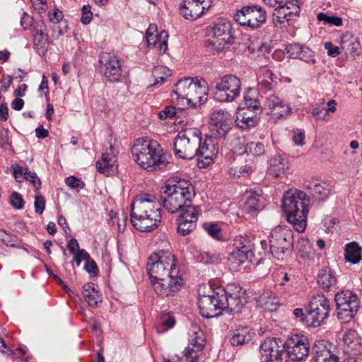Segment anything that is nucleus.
<instances>
[{
  "label": "nucleus",
  "instance_id": "f257e3e1",
  "mask_svg": "<svg viewBox=\"0 0 362 362\" xmlns=\"http://www.w3.org/2000/svg\"><path fill=\"white\" fill-rule=\"evenodd\" d=\"M174 152L182 159L191 160L198 157L199 168H206L218 153L212 138L202 142V134L197 128L180 131L174 140Z\"/></svg>",
  "mask_w": 362,
  "mask_h": 362
},
{
  "label": "nucleus",
  "instance_id": "f03ea898",
  "mask_svg": "<svg viewBox=\"0 0 362 362\" xmlns=\"http://www.w3.org/2000/svg\"><path fill=\"white\" fill-rule=\"evenodd\" d=\"M134 161L148 170H160L168 163L166 155L160 144L148 139H137L132 148Z\"/></svg>",
  "mask_w": 362,
  "mask_h": 362
},
{
  "label": "nucleus",
  "instance_id": "7ed1b4c3",
  "mask_svg": "<svg viewBox=\"0 0 362 362\" xmlns=\"http://www.w3.org/2000/svg\"><path fill=\"white\" fill-rule=\"evenodd\" d=\"M208 87L206 81L202 78H185L179 80L173 90L171 97L174 99H185L187 104L196 107L207 100Z\"/></svg>",
  "mask_w": 362,
  "mask_h": 362
},
{
  "label": "nucleus",
  "instance_id": "20e7f679",
  "mask_svg": "<svg viewBox=\"0 0 362 362\" xmlns=\"http://www.w3.org/2000/svg\"><path fill=\"white\" fill-rule=\"evenodd\" d=\"M244 139L238 138V144H242L244 151L238 155V163L230 169V173L237 177H248L257 168V158L264 156L265 148L261 142L245 143Z\"/></svg>",
  "mask_w": 362,
  "mask_h": 362
},
{
  "label": "nucleus",
  "instance_id": "39448f33",
  "mask_svg": "<svg viewBox=\"0 0 362 362\" xmlns=\"http://www.w3.org/2000/svg\"><path fill=\"white\" fill-rule=\"evenodd\" d=\"M146 271L151 279H159L173 275H180L178 260L175 255L168 250H159L148 259Z\"/></svg>",
  "mask_w": 362,
  "mask_h": 362
},
{
  "label": "nucleus",
  "instance_id": "423d86ee",
  "mask_svg": "<svg viewBox=\"0 0 362 362\" xmlns=\"http://www.w3.org/2000/svg\"><path fill=\"white\" fill-rule=\"evenodd\" d=\"M131 223L141 232H151L161 222V209L154 205H131Z\"/></svg>",
  "mask_w": 362,
  "mask_h": 362
},
{
  "label": "nucleus",
  "instance_id": "0eeeda50",
  "mask_svg": "<svg viewBox=\"0 0 362 362\" xmlns=\"http://www.w3.org/2000/svg\"><path fill=\"white\" fill-rule=\"evenodd\" d=\"M206 32L209 37L208 46L214 50L222 51L233 43L234 36L230 21L218 19L207 28Z\"/></svg>",
  "mask_w": 362,
  "mask_h": 362
},
{
  "label": "nucleus",
  "instance_id": "6e6552de",
  "mask_svg": "<svg viewBox=\"0 0 362 362\" xmlns=\"http://www.w3.org/2000/svg\"><path fill=\"white\" fill-rule=\"evenodd\" d=\"M214 98L221 103H230L236 100L242 90V81L233 74H226L214 79Z\"/></svg>",
  "mask_w": 362,
  "mask_h": 362
},
{
  "label": "nucleus",
  "instance_id": "1a4fd4ad",
  "mask_svg": "<svg viewBox=\"0 0 362 362\" xmlns=\"http://www.w3.org/2000/svg\"><path fill=\"white\" fill-rule=\"evenodd\" d=\"M161 193L160 200H158L159 204H185L191 202L194 196L192 185L185 180H169Z\"/></svg>",
  "mask_w": 362,
  "mask_h": 362
},
{
  "label": "nucleus",
  "instance_id": "9d476101",
  "mask_svg": "<svg viewBox=\"0 0 362 362\" xmlns=\"http://www.w3.org/2000/svg\"><path fill=\"white\" fill-rule=\"evenodd\" d=\"M269 245L272 255L278 259L290 256L293 249L292 231L286 227L277 226L269 235Z\"/></svg>",
  "mask_w": 362,
  "mask_h": 362
},
{
  "label": "nucleus",
  "instance_id": "9b49d317",
  "mask_svg": "<svg viewBox=\"0 0 362 362\" xmlns=\"http://www.w3.org/2000/svg\"><path fill=\"white\" fill-rule=\"evenodd\" d=\"M233 18L240 25L255 30L266 23L267 15L261 6L252 4L238 10Z\"/></svg>",
  "mask_w": 362,
  "mask_h": 362
},
{
  "label": "nucleus",
  "instance_id": "f8f14e48",
  "mask_svg": "<svg viewBox=\"0 0 362 362\" xmlns=\"http://www.w3.org/2000/svg\"><path fill=\"white\" fill-rule=\"evenodd\" d=\"M337 316L343 323L349 322L356 314L359 300L356 294L349 290L342 291L335 295Z\"/></svg>",
  "mask_w": 362,
  "mask_h": 362
},
{
  "label": "nucleus",
  "instance_id": "ddd939ff",
  "mask_svg": "<svg viewBox=\"0 0 362 362\" xmlns=\"http://www.w3.org/2000/svg\"><path fill=\"white\" fill-rule=\"evenodd\" d=\"M225 296L220 291H211V294L200 295L199 308L201 315L205 318H212L221 315Z\"/></svg>",
  "mask_w": 362,
  "mask_h": 362
},
{
  "label": "nucleus",
  "instance_id": "4468645a",
  "mask_svg": "<svg viewBox=\"0 0 362 362\" xmlns=\"http://www.w3.org/2000/svg\"><path fill=\"white\" fill-rule=\"evenodd\" d=\"M330 311V302L323 294H317L311 299L308 306L310 325L317 327L326 319Z\"/></svg>",
  "mask_w": 362,
  "mask_h": 362
},
{
  "label": "nucleus",
  "instance_id": "2eb2a0df",
  "mask_svg": "<svg viewBox=\"0 0 362 362\" xmlns=\"http://www.w3.org/2000/svg\"><path fill=\"white\" fill-rule=\"evenodd\" d=\"M309 205H281L286 221L298 232L305 231Z\"/></svg>",
  "mask_w": 362,
  "mask_h": 362
},
{
  "label": "nucleus",
  "instance_id": "dca6fc26",
  "mask_svg": "<svg viewBox=\"0 0 362 362\" xmlns=\"http://www.w3.org/2000/svg\"><path fill=\"white\" fill-rule=\"evenodd\" d=\"M284 342L279 338H267L259 347L260 362H283Z\"/></svg>",
  "mask_w": 362,
  "mask_h": 362
},
{
  "label": "nucleus",
  "instance_id": "f3484780",
  "mask_svg": "<svg viewBox=\"0 0 362 362\" xmlns=\"http://www.w3.org/2000/svg\"><path fill=\"white\" fill-rule=\"evenodd\" d=\"M151 283L155 293L160 297H168L174 295L183 286L181 275L151 279Z\"/></svg>",
  "mask_w": 362,
  "mask_h": 362
},
{
  "label": "nucleus",
  "instance_id": "a211bd4d",
  "mask_svg": "<svg viewBox=\"0 0 362 362\" xmlns=\"http://www.w3.org/2000/svg\"><path fill=\"white\" fill-rule=\"evenodd\" d=\"M232 117L230 114L221 109H215L211 113L209 128L214 136L224 137L230 130Z\"/></svg>",
  "mask_w": 362,
  "mask_h": 362
},
{
  "label": "nucleus",
  "instance_id": "6ab92c4d",
  "mask_svg": "<svg viewBox=\"0 0 362 362\" xmlns=\"http://www.w3.org/2000/svg\"><path fill=\"white\" fill-rule=\"evenodd\" d=\"M288 356L293 362H300L306 358L309 354L310 345L308 339L304 336L291 337L284 343Z\"/></svg>",
  "mask_w": 362,
  "mask_h": 362
},
{
  "label": "nucleus",
  "instance_id": "aec40b11",
  "mask_svg": "<svg viewBox=\"0 0 362 362\" xmlns=\"http://www.w3.org/2000/svg\"><path fill=\"white\" fill-rule=\"evenodd\" d=\"M100 71L110 82L119 81L122 74V64L119 59L110 54H103L99 60Z\"/></svg>",
  "mask_w": 362,
  "mask_h": 362
},
{
  "label": "nucleus",
  "instance_id": "412c9836",
  "mask_svg": "<svg viewBox=\"0 0 362 362\" xmlns=\"http://www.w3.org/2000/svg\"><path fill=\"white\" fill-rule=\"evenodd\" d=\"M264 108L274 119H286L291 114L288 103L279 96L272 94L267 97Z\"/></svg>",
  "mask_w": 362,
  "mask_h": 362
},
{
  "label": "nucleus",
  "instance_id": "4be33fe9",
  "mask_svg": "<svg viewBox=\"0 0 362 362\" xmlns=\"http://www.w3.org/2000/svg\"><path fill=\"white\" fill-rule=\"evenodd\" d=\"M211 5V0H185L180 6V11L186 19L193 21L201 17Z\"/></svg>",
  "mask_w": 362,
  "mask_h": 362
},
{
  "label": "nucleus",
  "instance_id": "5701e85b",
  "mask_svg": "<svg viewBox=\"0 0 362 362\" xmlns=\"http://www.w3.org/2000/svg\"><path fill=\"white\" fill-rule=\"evenodd\" d=\"M300 13L299 6L290 7L288 4H279L275 6L273 13V21L276 25L287 23L291 25L298 18Z\"/></svg>",
  "mask_w": 362,
  "mask_h": 362
},
{
  "label": "nucleus",
  "instance_id": "b1692460",
  "mask_svg": "<svg viewBox=\"0 0 362 362\" xmlns=\"http://www.w3.org/2000/svg\"><path fill=\"white\" fill-rule=\"evenodd\" d=\"M285 50L293 59H298L313 64L315 63L314 52L304 45L289 44L286 47Z\"/></svg>",
  "mask_w": 362,
  "mask_h": 362
},
{
  "label": "nucleus",
  "instance_id": "393cba45",
  "mask_svg": "<svg viewBox=\"0 0 362 362\" xmlns=\"http://www.w3.org/2000/svg\"><path fill=\"white\" fill-rule=\"evenodd\" d=\"M315 362H338V356L328 349L324 341H319L312 349Z\"/></svg>",
  "mask_w": 362,
  "mask_h": 362
},
{
  "label": "nucleus",
  "instance_id": "a878e982",
  "mask_svg": "<svg viewBox=\"0 0 362 362\" xmlns=\"http://www.w3.org/2000/svg\"><path fill=\"white\" fill-rule=\"evenodd\" d=\"M222 296H225L226 300L223 303L222 310L228 313H239L246 303L244 297L238 296L236 295H229L225 291L221 290Z\"/></svg>",
  "mask_w": 362,
  "mask_h": 362
},
{
  "label": "nucleus",
  "instance_id": "bb28decb",
  "mask_svg": "<svg viewBox=\"0 0 362 362\" xmlns=\"http://www.w3.org/2000/svg\"><path fill=\"white\" fill-rule=\"evenodd\" d=\"M257 113L250 110H243L241 112L237 113L236 119L235 120L236 125L242 129H250L254 127L259 122V117Z\"/></svg>",
  "mask_w": 362,
  "mask_h": 362
},
{
  "label": "nucleus",
  "instance_id": "cd10ccee",
  "mask_svg": "<svg viewBox=\"0 0 362 362\" xmlns=\"http://www.w3.org/2000/svg\"><path fill=\"white\" fill-rule=\"evenodd\" d=\"M11 168L16 180L21 182L22 180H25L30 182L36 189L40 188L41 182L35 173L31 172L27 168L21 167L18 164L13 165Z\"/></svg>",
  "mask_w": 362,
  "mask_h": 362
},
{
  "label": "nucleus",
  "instance_id": "c85d7f7f",
  "mask_svg": "<svg viewBox=\"0 0 362 362\" xmlns=\"http://www.w3.org/2000/svg\"><path fill=\"white\" fill-rule=\"evenodd\" d=\"M311 201L310 195L296 188L286 190L281 199V204H305Z\"/></svg>",
  "mask_w": 362,
  "mask_h": 362
},
{
  "label": "nucleus",
  "instance_id": "c756f323",
  "mask_svg": "<svg viewBox=\"0 0 362 362\" xmlns=\"http://www.w3.org/2000/svg\"><path fill=\"white\" fill-rule=\"evenodd\" d=\"M276 76L266 67L261 68L257 75L258 86L266 90H271L276 88Z\"/></svg>",
  "mask_w": 362,
  "mask_h": 362
},
{
  "label": "nucleus",
  "instance_id": "7c9ffc66",
  "mask_svg": "<svg viewBox=\"0 0 362 362\" xmlns=\"http://www.w3.org/2000/svg\"><path fill=\"white\" fill-rule=\"evenodd\" d=\"M97 170L107 175L113 174L117 168L115 156L109 153H103L101 159L96 163Z\"/></svg>",
  "mask_w": 362,
  "mask_h": 362
},
{
  "label": "nucleus",
  "instance_id": "2f4dec72",
  "mask_svg": "<svg viewBox=\"0 0 362 362\" xmlns=\"http://www.w3.org/2000/svg\"><path fill=\"white\" fill-rule=\"evenodd\" d=\"M45 25L42 23L33 34V44L40 55L45 54L49 45L48 35L45 33Z\"/></svg>",
  "mask_w": 362,
  "mask_h": 362
},
{
  "label": "nucleus",
  "instance_id": "473e14b6",
  "mask_svg": "<svg viewBox=\"0 0 362 362\" xmlns=\"http://www.w3.org/2000/svg\"><path fill=\"white\" fill-rule=\"evenodd\" d=\"M361 45L355 36L349 34L343 35L341 40V49L346 54L354 57L359 55Z\"/></svg>",
  "mask_w": 362,
  "mask_h": 362
},
{
  "label": "nucleus",
  "instance_id": "72a5a7b5",
  "mask_svg": "<svg viewBox=\"0 0 362 362\" xmlns=\"http://www.w3.org/2000/svg\"><path fill=\"white\" fill-rule=\"evenodd\" d=\"M148 46L157 48L160 52L165 53L168 49V33L163 30L159 34L146 36Z\"/></svg>",
  "mask_w": 362,
  "mask_h": 362
},
{
  "label": "nucleus",
  "instance_id": "f704fd0d",
  "mask_svg": "<svg viewBox=\"0 0 362 362\" xmlns=\"http://www.w3.org/2000/svg\"><path fill=\"white\" fill-rule=\"evenodd\" d=\"M343 341L346 347V352L350 351L360 352L362 350V339L354 329H349L344 334Z\"/></svg>",
  "mask_w": 362,
  "mask_h": 362
},
{
  "label": "nucleus",
  "instance_id": "c9c22d12",
  "mask_svg": "<svg viewBox=\"0 0 362 362\" xmlns=\"http://www.w3.org/2000/svg\"><path fill=\"white\" fill-rule=\"evenodd\" d=\"M289 169L288 162L281 156L274 157L269 163V173L274 177H278Z\"/></svg>",
  "mask_w": 362,
  "mask_h": 362
},
{
  "label": "nucleus",
  "instance_id": "e433bc0d",
  "mask_svg": "<svg viewBox=\"0 0 362 362\" xmlns=\"http://www.w3.org/2000/svg\"><path fill=\"white\" fill-rule=\"evenodd\" d=\"M317 284L324 290L328 291L336 285L337 278L330 268H322L317 276Z\"/></svg>",
  "mask_w": 362,
  "mask_h": 362
},
{
  "label": "nucleus",
  "instance_id": "4c0bfd02",
  "mask_svg": "<svg viewBox=\"0 0 362 362\" xmlns=\"http://www.w3.org/2000/svg\"><path fill=\"white\" fill-rule=\"evenodd\" d=\"M252 335L253 332L248 327H238L230 338V343L233 346L243 345L251 341Z\"/></svg>",
  "mask_w": 362,
  "mask_h": 362
},
{
  "label": "nucleus",
  "instance_id": "58836bf2",
  "mask_svg": "<svg viewBox=\"0 0 362 362\" xmlns=\"http://www.w3.org/2000/svg\"><path fill=\"white\" fill-rule=\"evenodd\" d=\"M198 206L194 205H178L175 209L177 213H179L177 219H186L187 221H189L196 223L198 219L199 209Z\"/></svg>",
  "mask_w": 362,
  "mask_h": 362
},
{
  "label": "nucleus",
  "instance_id": "ea45409f",
  "mask_svg": "<svg viewBox=\"0 0 362 362\" xmlns=\"http://www.w3.org/2000/svg\"><path fill=\"white\" fill-rule=\"evenodd\" d=\"M345 259L352 264H357L362 259V247L356 242H351L346 245Z\"/></svg>",
  "mask_w": 362,
  "mask_h": 362
},
{
  "label": "nucleus",
  "instance_id": "a19ab883",
  "mask_svg": "<svg viewBox=\"0 0 362 362\" xmlns=\"http://www.w3.org/2000/svg\"><path fill=\"white\" fill-rule=\"evenodd\" d=\"M257 91L256 89L248 88L245 94V107L243 110H250L257 113L262 112V107L259 101L257 98Z\"/></svg>",
  "mask_w": 362,
  "mask_h": 362
},
{
  "label": "nucleus",
  "instance_id": "79ce46f5",
  "mask_svg": "<svg viewBox=\"0 0 362 362\" xmlns=\"http://www.w3.org/2000/svg\"><path fill=\"white\" fill-rule=\"evenodd\" d=\"M83 295L90 306H96L99 302L102 301L100 294L95 290L92 283L83 285Z\"/></svg>",
  "mask_w": 362,
  "mask_h": 362
},
{
  "label": "nucleus",
  "instance_id": "37998d69",
  "mask_svg": "<svg viewBox=\"0 0 362 362\" xmlns=\"http://www.w3.org/2000/svg\"><path fill=\"white\" fill-rule=\"evenodd\" d=\"M240 202L244 204H257L265 202L262 190L256 188L254 189H247L242 195Z\"/></svg>",
  "mask_w": 362,
  "mask_h": 362
},
{
  "label": "nucleus",
  "instance_id": "c03bdc74",
  "mask_svg": "<svg viewBox=\"0 0 362 362\" xmlns=\"http://www.w3.org/2000/svg\"><path fill=\"white\" fill-rule=\"evenodd\" d=\"M175 324V317L170 314H163L156 323V332L162 334L173 328Z\"/></svg>",
  "mask_w": 362,
  "mask_h": 362
},
{
  "label": "nucleus",
  "instance_id": "a18cd8bd",
  "mask_svg": "<svg viewBox=\"0 0 362 362\" xmlns=\"http://www.w3.org/2000/svg\"><path fill=\"white\" fill-rule=\"evenodd\" d=\"M258 301L262 307L269 310H272V306L279 304L278 298L272 291L269 290L264 291V293L259 296Z\"/></svg>",
  "mask_w": 362,
  "mask_h": 362
},
{
  "label": "nucleus",
  "instance_id": "49530a36",
  "mask_svg": "<svg viewBox=\"0 0 362 362\" xmlns=\"http://www.w3.org/2000/svg\"><path fill=\"white\" fill-rule=\"evenodd\" d=\"M305 188L313 192L312 196L316 201H324L329 194V189L321 184H315L313 187L311 185H305Z\"/></svg>",
  "mask_w": 362,
  "mask_h": 362
},
{
  "label": "nucleus",
  "instance_id": "de8ad7c7",
  "mask_svg": "<svg viewBox=\"0 0 362 362\" xmlns=\"http://www.w3.org/2000/svg\"><path fill=\"white\" fill-rule=\"evenodd\" d=\"M317 19L320 22H323L324 24L337 27L342 25L343 23V20L341 17L328 15L326 13H318Z\"/></svg>",
  "mask_w": 362,
  "mask_h": 362
},
{
  "label": "nucleus",
  "instance_id": "09e8293b",
  "mask_svg": "<svg viewBox=\"0 0 362 362\" xmlns=\"http://www.w3.org/2000/svg\"><path fill=\"white\" fill-rule=\"evenodd\" d=\"M177 231L182 235H186L193 231L196 227L195 223L186 219H177Z\"/></svg>",
  "mask_w": 362,
  "mask_h": 362
},
{
  "label": "nucleus",
  "instance_id": "8fccbe9b",
  "mask_svg": "<svg viewBox=\"0 0 362 362\" xmlns=\"http://www.w3.org/2000/svg\"><path fill=\"white\" fill-rule=\"evenodd\" d=\"M203 227L212 238L216 240H220L221 237V228L218 224L214 223H205L203 224Z\"/></svg>",
  "mask_w": 362,
  "mask_h": 362
},
{
  "label": "nucleus",
  "instance_id": "3c124183",
  "mask_svg": "<svg viewBox=\"0 0 362 362\" xmlns=\"http://www.w3.org/2000/svg\"><path fill=\"white\" fill-rule=\"evenodd\" d=\"M65 183L74 189H83L85 187L84 182L79 178L74 176H69L65 179Z\"/></svg>",
  "mask_w": 362,
  "mask_h": 362
},
{
  "label": "nucleus",
  "instance_id": "603ef678",
  "mask_svg": "<svg viewBox=\"0 0 362 362\" xmlns=\"http://www.w3.org/2000/svg\"><path fill=\"white\" fill-rule=\"evenodd\" d=\"M312 115L317 120L328 121L329 117L326 115L325 107L317 105L314 107L311 112Z\"/></svg>",
  "mask_w": 362,
  "mask_h": 362
},
{
  "label": "nucleus",
  "instance_id": "864d4df0",
  "mask_svg": "<svg viewBox=\"0 0 362 362\" xmlns=\"http://www.w3.org/2000/svg\"><path fill=\"white\" fill-rule=\"evenodd\" d=\"M6 349H8L9 352V356L13 357L14 356L18 355L19 356H24L25 355V351L22 349L19 348L16 350V352H13V351L8 349L6 341L0 337V351L5 352Z\"/></svg>",
  "mask_w": 362,
  "mask_h": 362
},
{
  "label": "nucleus",
  "instance_id": "5fc2aeb1",
  "mask_svg": "<svg viewBox=\"0 0 362 362\" xmlns=\"http://www.w3.org/2000/svg\"><path fill=\"white\" fill-rule=\"evenodd\" d=\"M176 115V109L174 106H167L159 112L158 117L163 120L168 118H172Z\"/></svg>",
  "mask_w": 362,
  "mask_h": 362
},
{
  "label": "nucleus",
  "instance_id": "6e6d98bb",
  "mask_svg": "<svg viewBox=\"0 0 362 362\" xmlns=\"http://www.w3.org/2000/svg\"><path fill=\"white\" fill-rule=\"evenodd\" d=\"M219 255L210 252H203L201 253V260L206 264H211L218 262Z\"/></svg>",
  "mask_w": 362,
  "mask_h": 362
},
{
  "label": "nucleus",
  "instance_id": "4d7b16f0",
  "mask_svg": "<svg viewBox=\"0 0 362 362\" xmlns=\"http://www.w3.org/2000/svg\"><path fill=\"white\" fill-rule=\"evenodd\" d=\"M90 9L91 8L89 5H84L83 6V13L81 21L83 25L89 24L93 18V13Z\"/></svg>",
  "mask_w": 362,
  "mask_h": 362
},
{
  "label": "nucleus",
  "instance_id": "13d9d810",
  "mask_svg": "<svg viewBox=\"0 0 362 362\" xmlns=\"http://www.w3.org/2000/svg\"><path fill=\"white\" fill-rule=\"evenodd\" d=\"M127 221V214L121 209V214L117 218V226L119 232H123L125 230Z\"/></svg>",
  "mask_w": 362,
  "mask_h": 362
},
{
  "label": "nucleus",
  "instance_id": "bf43d9fd",
  "mask_svg": "<svg viewBox=\"0 0 362 362\" xmlns=\"http://www.w3.org/2000/svg\"><path fill=\"white\" fill-rule=\"evenodd\" d=\"M233 255H234L235 258H238L240 263H243L246 260L252 262L253 257H249L248 251L245 252L238 249L233 252Z\"/></svg>",
  "mask_w": 362,
  "mask_h": 362
},
{
  "label": "nucleus",
  "instance_id": "052dcab7",
  "mask_svg": "<svg viewBox=\"0 0 362 362\" xmlns=\"http://www.w3.org/2000/svg\"><path fill=\"white\" fill-rule=\"evenodd\" d=\"M325 48L327 49L328 55L333 57H337L341 53V48L334 46L332 42H326L325 44Z\"/></svg>",
  "mask_w": 362,
  "mask_h": 362
},
{
  "label": "nucleus",
  "instance_id": "680f3d73",
  "mask_svg": "<svg viewBox=\"0 0 362 362\" xmlns=\"http://www.w3.org/2000/svg\"><path fill=\"white\" fill-rule=\"evenodd\" d=\"M154 199L155 197L150 194H143L138 195L132 204H135L136 202H139V204H144L146 202L153 203L155 202Z\"/></svg>",
  "mask_w": 362,
  "mask_h": 362
},
{
  "label": "nucleus",
  "instance_id": "e2e57ef3",
  "mask_svg": "<svg viewBox=\"0 0 362 362\" xmlns=\"http://www.w3.org/2000/svg\"><path fill=\"white\" fill-rule=\"evenodd\" d=\"M90 258L89 254L84 250H81L74 254V260L78 266L81 263L82 260H88Z\"/></svg>",
  "mask_w": 362,
  "mask_h": 362
},
{
  "label": "nucleus",
  "instance_id": "0e129e2a",
  "mask_svg": "<svg viewBox=\"0 0 362 362\" xmlns=\"http://www.w3.org/2000/svg\"><path fill=\"white\" fill-rule=\"evenodd\" d=\"M86 271L92 276H96L98 273V267L93 260L88 259L85 264Z\"/></svg>",
  "mask_w": 362,
  "mask_h": 362
},
{
  "label": "nucleus",
  "instance_id": "69168bd1",
  "mask_svg": "<svg viewBox=\"0 0 362 362\" xmlns=\"http://www.w3.org/2000/svg\"><path fill=\"white\" fill-rule=\"evenodd\" d=\"M165 69H166L164 66H156L153 69V76L156 77V83H158L160 82L163 83L166 80L167 76H158L159 74L165 71Z\"/></svg>",
  "mask_w": 362,
  "mask_h": 362
},
{
  "label": "nucleus",
  "instance_id": "338daca9",
  "mask_svg": "<svg viewBox=\"0 0 362 362\" xmlns=\"http://www.w3.org/2000/svg\"><path fill=\"white\" fill-rule=\"evenodd\" d=\"M235 248L245 252L248 251L249 257H254L252 245L248 242H246L245 240L244 241L242 240L239 245H236Z\"/></svg>",
  "mask_w": 362,
  "mask_h": 362
},
{
  "label": "nucleus",
  "instance_id": "774afa93",
  "mask_svg": "<svg viewBox=\"0 0 362 362\" xmlns=\"http://www.w3.org/2000/svg\"><path fill=\"white\" fill-rule=\"evenodd\" d=\"M305 134L303 131L298 130L293 136V141L296 145L303 146L304 144Z\"/></svg>",
  "mask_w": 362,
  "mask_h": 362
}]
</instances>
